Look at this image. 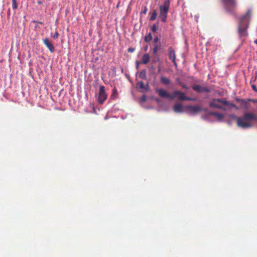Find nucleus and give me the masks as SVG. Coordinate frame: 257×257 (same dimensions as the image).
Listing matches in <instances>:
<instances>
[{
  "mask_svg": "<svg viewBox=\"0 0 257 257\" xmlns=\"http://www.w3.org/2000/svg\"><path fill=\"white\" fill-rule=\"evenodd\" d=\"M231 118H236L237 125L243 128L252 127L257 123V115L251 112L245 113L239 117H237L235 115H231Z\"/></svg>",
  "mask_w": 257,
  "mask_h": 257,
  "instance_id": "f257e3e1",
  "label": "nucleus"
},
{
  "mask_svg": "<svg viewBox=\"0 0 257 257\" xmlns=\"http://www.w3.org/2000/svg\"><path fill=\"white\" fill-rule=\"evenodd\" d=\"M252 14V9L249 8L246 12L240 17L238 24V33L240 37H244L247 35V29Z\"/></svg>",
  "mask_w": 257,
  "mask_h": 257,
  "instance_id": "f03ea898",
  "label": "nucleus"
},
{
  "mask_svg": "<svg viewBox=\"0 0 257 257\" xmlns=\"http://www.w3.org/2000/svg\"><path fill=\"white\" fill-rule=\"evenodd\" d=\"M209 105L212 108L223 110H226L229 107H236L235 104L220 98L213 99L210 102Z\"/></svg>",
  "mask_w": 257,
  "mask_h": 257,
  "instance_id": "7ed1b4c3",
  "label": "nucleus"
},
{
  "mask_svg": "<svg viewBox=\"0 0 257 257\" xmlns=\"http://www.w3.org/2000/svg\"><path fill=\"white\" fill-rule=\"evenodd\" d=\"M170 7V0H166L163 5L160 6L159 18L163 22H166L168 13Z\"/></svg>",
  "mask_w": 257,
  "mask_h": 257,
  "instance_id": "20e7f679",
  "label": "nucleus"
},
{
  "mask_svg": "<svg viewBox=\"0 0 257 257\" xmlns=\"http://www.w3.org/2000/svg\"><path fill=\"white\" fill-rule=\"evenodd\" d=\"M107 97L105 87L102 85L100 86L97 98L98 102L100 104H103L104 101L107 99Z\"/></svg>",
  "mask_w": 257,
  "mask_h": 257,
  "instance_id": "39448f33",
  "label": "nucleus"
},
{
  "mask_svg": "<svg viewBox=\"0 0 257 257\" xmlns=\"http://www.w3.org/2000/svg\"><path fill=\"white\" fill-rule=\"evenodd\" d=\"M201 110V108L198 105H187L185 107V111L191 114H197Z\"/></svg>",
  "mask_w": 257,
  "mask_h": 257,
  "instance_id": "423d86ee",
  "label": "nucleus"
},
{
  "mask_svg": "<svg viewBox=\"0 0 257 257\" xmlns=\"http://www.w3.org/2000/svg\"><path fill=\"white\" fill-rule=\"evenodd\" d=\"M156 91L158 93V95L161 97L168 98L170 100L173 99V94H171L168 91L163 89L158 88L156 90Z\"/></svg>",
  "mask_w": 257,
  "mask_h": 257,
  "instance_id": "0eeeda50",
  "label": "nucleus"
},
{
  "mask_svg": "<svg viewBox=\"0 0 257 257\" xmlns=\"http://www.w3.org/2000/svg\"><path fill=\"white\" fill-rule=\"evenodd\" d=\"M224 3L225 9L231 12L236 5L235 0H222Z\"/></svg>",
  "mask_w": 257,
  "mask_h": 257,
  "instance_id": "6e6552de",
  "label": "nucleus"
},
{
  "mask_svg": "<svg viewBox=\"0 0 257 257\" xmlns=\"http://www.w3.org/2000/svg\"><path fill=\"white\" fill-rule=\"evenodd\" d=\"M185 94L180 91H175L173 93V99L176 98L179 100L184 101Z\"/></svg>",
  "mask_w": 257,
  "mask_h": 257,
  "instance_id": "1a4fd4ad",
  "label": "nucleus"
},
{
  "mask_svg": "<svg viewBox=\"0 0 257 257\" xmlns=\"http://www.w3.org/2000/svg\"><path fill=\"white\" fill-rule=\"evenodd\" d=\"M168 51H169L168 55H169V59L172 60L174 65L176 66L177 64H176V61H175L176 60V55H175V51L173 49V48L172 47L169 48Z\"/></svg>",
  "mask_w": 257,
  "mask_h": 257,
  "instance_id": "9d476101",
  "label": "nucleus"
},
{
  "mask_svg": "<svg viewBox=\"0 0 257 257\" xmlns=\"http://www.w3.org/2000/svg\"><path fill=\"white\" fill-rule=\"evenodd\" d=\"M173 110L176 113H181L185 111V107L180 103H176L173 106Z\"/></svg>",
  "mask_w": 257,
  "mask_h": 257,
  "instance_id": "9b49d317",
  "label": "nucleus"
},
{
  "mask_svg": "<svg viewBox=\"0 0 257 257\" xmlns=\"http://www.w3.org/2000/svg\"><path fill=\"white\" fill-rule=\"evenodd\" d=\"M43 42L44 44L47 46L51 52H53L54 51V47L48 38L44 39L43 40Z\"/></svg>",
  "mask_w": 257,
  "mask_h": 257,
  "instance_id": "f8f14e48",
  "label": "nucleus"
},
{
  "mask_svg": "<svg viewBox=\"0 0 257 257\" xmlns=\"http://www.w3.org/2000/svg\"><path fill=\"white\" fill-rule=\"evenodd\" d=\"M193 89L197 92H207L208 91V89L205 87H202L200 85H195L193 86Z\"/></svg>",
  "mask_w": 257,
  "mask_h": 257,
  "instance_id": "ddd939ff",
  "label": "nucleus"
},
{
  "mask_svg": "<svg viewBox=\"0 0 257 257\" xmlns=\"http://www.w3.org/2000/svg\"><path fill=\"white\" fill-rule=\"evenodd\" d=\"M150 60V56L149 54L146 53L143 55L142 58V63L144 64H147Z\"/></svg>",
  "mask_w": 257,
  "mask_h": 257,
  "instance_id": "4468645a",
  "label": "nucleus"
},
{
  "mask_svg": "<svg viewBox=\"0 0 257 257\" xmlns=\"http://www.w3.org/2000/svg\"><path fill=\"white\" fill-rule=\"evenodd\" d=\"M161 83L165 85H168L170 83V80L167 77L162 76L160 79Z\"/></svg>",
  "mask_w": 257,
  "mask_h": 257,
  "instance_id": "2eb2a0df",
  "label": "nucleus"
},
{
  "mask_svg": "<svg viewBox=\"0 0 257 257\" xmlns=\"http://www.w3.org/2000/svg\"><path fill=\"white\" fill-rule=\"evenodd\" d=\"M137 86L138 88H140V89H145V90L147 89L146 87L145 86L144 82L142 81L138 82L137 84Z\"/></svg>",
  "mask_w": 257,
  "mask_h": 257,
  "instance_id": "dca6fc26",
  "label": "nucleus"
},
{
  "mask_svg": "<svg viewBox=\"0 0 257 257\" xmlns=\"http://www.w3.org/2000/svg\"><path fill=\"white\" fill-rule=\"evenodd\" d=\"M211 114L214 115L219 120L222 119L224 117V115L222 114L217 112H212L211 113Z\"/></svg>",
  "mask_w": 257,
  "mask_h": 257,
  "instance_id": "f3484780",
  "label": "nucleus"
},
{
  "mask_svg": "<svg viewBox=\"0 0 257 257\" xmlns=\"http://www.w3.org/2000/svg\"><path fill=\"white\" fill-rule=\"evenodd\" d=\"M241 107L243 108L247 109L248 108V103L243 100H239Z\"/></svg>",
  "mask_w": 257,
  "mask_h": 257,
  "instance_id": "a211bd4d",
  "label": "nucleus"
},
{
  "mask_svg": "<svg viewBox=\"0 0 257 257\" xmlns=\"http://www.w3.org/2000/svg\"><path fill=\"white\" fill-rule=\"evenodd\" d=\"M157 17V13L156 10H154L153 12L152 13V14L150 18L151 21H154L155 20Z\"/></svg>",
  "mask_w": 257,
  "mask_h": 257,
  "instance_id": "6ab92c4d",
  "label": "nucleus"
},
{
  "mask_svg": "<svg viewBox=\"0 0 257 257\" xmlns=\"http://www.w3.org/2000/svg\"><path fill=\"white\" fill-rule=\"evenodd\" d=\"M152 39V35H151V33H149L147 36H145V41L146 42H150L151 40Z\"/></svg>",
  "mask_w": 257,
  "mask_h": 257,
  "instance_id": "aec40b11",
  "label": "nucleus"
},
{
  "mask_svg": "<svg viewBox=\"0 0 257 257\" xmlns=\"http://www.w3.org/2000/svg\"><path fill=\"white\" fill-rule=\"evenodd\" d=\"M159 46L158 44H154V47L153 50V53L154 55L157 54L158 51L159 50Z\"/></svg>",
  "mask_w": 257,
  "mask_h": 257,
  "instance_id": "412c9836",
  "label": "nucleus"
},
{
  "mask_svg": "<svg viewBox=\"0 0 257 257\" xmlns=\"http://www.w3.org/2000/svg\"><path fill=\"white\" fill-rule=\"evenodd\" d=\"M146 77V71L145 70L142 71L140 73V77L142 79H145Z\"/></svg>",
  "mask_w": 257,
  "mask_h": 257,
  "instance_id": "4be33fe9",
  "label": "nucleus"
},
{
  "mask_svg": "<svg viewBox=\"0 0 257 257\" xmlns=\"http://www.w3.org/2000/svg\"><path fill=\"white\" fill-rule=\"evenodd\" d=\"M13 5L12 8L14 10H16L18 8V4L17 3V0H12Z\"/></svg>",
  "mask_w": 257,
  "mask_h": 257,
  "instance_id": "5701e85b",
  "label": "nucleus"
},
{
  "mask_svg": "<svg viewBox=\"0 0 257 257\" xmlns=\"http://www.w3.org/2000/svg\"><path fill=\"white\" fill-rule=\"evenodd\" d=\"M59 36V33L58 32H55L54 35L53 36V37L54 39H57Z\"/></svg>",
  "mask_w": 257,
  "mask_h": 257,
  "instance_id": "b1692460",
  "label": "nucleus"
},
{
  "mask_svg": "<svg viewBox=\"0 0 257 257\" xmlns=\"http://www.w3.org/2000/svg\"><path fill=\"white\" fill-rule=\"evenodd\" d=\"M157 26L156 25H154L153 26H152V30L153 32H156L157 31Z\"/></svg>",
  "mask_w": 257,
  "mask_h": 257,
  "instance_id": "393cba45",
  "label": "nucleus"
},
{
  "mask_svg": "<svg viewBox=\"0 0 257 257\" xmlns=\"http://www.w3.org/2000/svg\"><path fill=\"white\" fill-rule=\"evenodd\" d=\"M147 11V8L146 7H145L144 10L141 12V14H146Z\"/></svg>",
  "mask_w": 257,
  "mask_h": 257,
  "instance_id": "a878e982",
  "label": "nucleus"
},
{
  "mask_svg": "<svg viewBox=\"0 0 257 257\" xmlns=\"http://www.w3.org/2000/svg\"><path fill=\"white\" fill-rule=\"evenodd\" d=\"M146 101V96L145 95H143L141 98V102H145Z\"/></svg>",
  "mask_w": 257,
  "mask_h": 257,
  "instance_id": "bb28decb",
  "label": "nucleus"
},
{
  "mask_svg": "<svg viewBox=\"0 0 257 257\" xmlns=\"http://www.w3.org/2000/svg\"><path fill=\"white\" fill-rule=\"evenodd\" d=\"M154 42L155 44H158V42H159V38H158V37L157 36V37H155L154 38Z\"/></svg>",
  "mask_w": 257,
  "mask_h": 257,
  "instance_id": "cd10ccee",
  "label": "nucleus"
},
{
  "mask_svg": "<svg viewBox=\"0 0 257 257\" xmlns=\"http://www.w3.org/2000/svg\"><path fill=\"white\" fill-rule=\"evenodd\" d=\"M185 99H184V100H194V99L193 98H191L190 97H187L186 95L185 96Z\"/></svg>",
  "mask_w": 257,
  "mask_h": 257,
  "instance_id": "c85d7f7f",
  "label": "nucleus"
},
{
  "mask_svg": "<svg viewBox=\"0 0 257 257\" xmlns=\"http://www.w3.org/2000/svg\"><path fill=\"white\" fill-rule=\"evenodd\" d=\"M251 87L254 91L257 92V88L255 85H252Z\"/></svg>",
  "mask_w": 257,
  "mask_h": 257,
  "instance_id": "c756f323",
  "label": "nucleus"
},
{
  "mask_svg": "<svg viewBox=\"0 0 257 257\" xmlns=\"http://www.w3.org/2000/svg\"><path fill=\"white\" fill-rule=\"evenodd\" d=\"M128 51V52L132 53L134 51V48H129Z\"/></svg>",
  "mask_w": 257,
  "mask_h": 257,
  "instance_id": "7c9ffc66",
  "label": "nucleus"
},
{
  "mask_svg": "<svg viewBox=\"0 0 257 257\" xmlns=\"http://www.w3.org/2000/svg\"><path fill=\"white\" fill-rule=\"evenodd\" d=\"M249 101H252L254 103L257 102V99H250Z\"/></svg>",
  "mask_w": 257,
  "mask_h": 257,
  "instance_id": "2f4dec72",
  "label": "nucleus"
},
{
  "mask_svg": "<svg viewBox=\"0 0 257 257\" xmlns=\"http://www.w3.org/2000/svg\"><path fill=\"white\" fill-rule=\"evenodd\" d=\"M139 64H140V63L139 61H136V67L137 68H138V67H139Z\"/></svg>",
  "mask_w": 257,
  "mask_h": 257,
  "instance_id": "473e14b6",
  "label": "nucleus"
},
{
  "mask_svg": "<svg viewBox=\"0 0 257 257\" xmlns=\"http://www.w3.org/2000/svg\"><path fill=\"white\" fill-rule=\"evenodd\" d=\"M114 96H115L114 92H113V93L112 95H111V97H112V98H113V97H114Z\"/></svg>",
  "mask_w": 257,
  "mask_h": 257,
  "instance_id": "72a5a7b5",
  "label": "nucleus"
},
{
  "mask_svg": "<svg viewBox=\"0 0 257 257\" xmlns=\"http://www.w3.org/2000/svg\"><path fill=\"white\" fill-rule=\"evenodd\" d=\"M10 14V10L9 9L8 11V15H9Z\"/></svg>",
  "mask_w": 257,
  "mask_h": 257,
  "instance_id": "f704fd0d",
  "label": "nucleus"
},
{
  "mask_svg": "<svg viewBox=\"0 0 257 257\" xmlns=\"http://www.w3.org/2000/svg\"><path fill=\"white\" fill-rule=\"evenodd\" d=\"M147 49H148V46H147L145 49V51H147Z\"/></svg>",
  "mask_w": 257,
  "mask_h": 257,
  "instance_id": "c9c22d12",
  "label": "nucleus"
},
{
  "mask_svg": "<svg viewBox=\"0 0 257 257\" xmlns=\"http://www.w3.org/2000/svg\"><path fill=\"white\" fill-rule=\"evenodd\" d=\"M254 42L257 44V39L254 41Z\"/></svg>",
  "mask_w": 257,
  "mask_h": 257,
  "instance_id": "e433bc0d",
  "label": "nucleus"
}]
</instances>
